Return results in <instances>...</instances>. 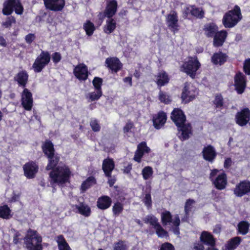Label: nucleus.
<instances>
[{
	"label": "nucleus",
	"instance_id": "4468645a",
	"mask_svg": "<svg viewBox=\"0 0 250 250\" xmlns=\"http://www.w3.org/2000/svg\"><path fill=\"white\" fill-rule=\"evenodd\" d=\"M105 66L112 73H117L123 68V64L117 57H108L105 61Z\"/></svg>",
	"mask_w": 250,
	"mask_h": 250
},
{
	"label": "nucleus",
	"instance_id": "58836bf2",
	"mask_svg": "<svg viewBox=\"0 0 250 250\" xmlns=\"http://www.w3.org/2000/svg\"><path fill=\"white\" fill-rule=\"evenodd\" d=\"M212 102L216 108L222 109L225 107L224 98L221 94H216Z\"/></svg>",
	"mask_w": 250,
	"mask_h": 250
},
{
	"label": "nucleus",
	"instance_id": "49530a36",
	"mask_svg": "<svg viewBox=\"0 0 250 250\" xmlns=\"http://www.w3.org/2000/svg\"><path fill=\"white\" fill-rule=\"evenodd\" d=\"M191 15L198 19H202L204 17V12L202 9L192 5Z\"/></svg>",
	"mask_w": 250,
	"mask_h": 250
},
{
	"label": "nucleus",
	"instance_id": "c9c22d12",
	"mask_svg": "<svg viewBox=\"0 0 250 250\" xmlns=\"http://www.w3.org/2000/svg\"><path fill=\"white\" fill-rule=\"evenodd\" d=\"M161 222L164 226H167L172 224V215L168 210H164L161 214Z\"/></svg>",
	"mask_w": 250,
	"mask_h": 250
},
{
	"label": "nucleus",
	"instance_id": "7c9ffc66",
	"mask_svg": "<svg viewBox=\"0 0 250 250\" xmlns=\"http://www.w3.org/2000/svg\"><path fill=\"white\" fill-rule=\"evenodd\" d=\"M169 78L165 71L159 72L156 76V83L158 87H162L168 83Z\"/></svg>",
	"mask_w": 250,
	"mask_h": 250
},
{
	"label": "nucleus",
	"instance_id": "ea45409f",
	"mask_svg": "<svg viewBox=\"0 0 250 250\" xmlns=\"http://www.w3.org/2000/svg\"><path fill=\"white\" fill-rule=\"evenodd\" d=\"M76 208L78 209L79 213L85 217H88L91 214V209L87 205L81 204L76 206Z\"/></svg>",
	"mask_w": 250,
	"mask_h": 250
},
{
	"label": "nucleus",
	"instance_id": "a878e982",
	"mask_svg": "<svg viewBox=\"0 0 250 250\" xmlns=\"http://www.w3.org/2000/svg\"><path fill=\"white\" fill-rule=\"evenodd\" d=\"M227 34L228 33L225 30L217 32L213 37V46L216 47L222 46L227 38Z\"/></svg>",
	"mask_w": 250,
	"mask_h": 250
},
{
	"label": "nucleus",
	"instance_id": "6e6552de",
	"mask_svg": "<svg viewBox=\"0 0 250 250\" xmlns=\"http://www.w3.org/2000/svg\"><path fill=\"white\" fill-rule=\"evenodd\" d=\"M50 59L49 53L47 51L42 50L32 65V68L34 72L36 73L41 72L49 63Z\"/></svg>",
	"mask_w": 250,
	"mask_h": 250
},
{
	"label": "nucleus",
	"instance_id": "4d7b16f0",
	"mask_svg": "<svg viewBox=\"0 0 250 250\" xmlns=\"http://www.w3.org/2000/svg\"><path fill=\"white\" fill-rule=\"evenodd\" d=\"M145 205L147 207L150 208L152 205V200L150 193H147L145 195L144 198L143 200Z\"/></svg>",
	"mask_w": 250,
	"mask_h": 250
},
{
	"label": "nucleus",
	"instance_id": "f257e3e1",
	"mask_svg": "<svg viewBox=\"0 0 250 250\" xmlns=\"http://www.w3.org/2000/svg\"><path fill=\"white\" fill-rule=\"evenodd\" d=\"M170 117L177 127L179 139L182 141L188 139L191 134V126L189 124H186V117L183 111L180 108H174Z\"/></svg>",
	"mask_w": 250,
	"mask_h": 250
},
{
	"label": "nucleus",
	"instance_id": "c85d7f7f",
	"mask_svg": "<svg viewBox=\"0 0 250 250\" xmlns=\"http://www.w3.org/2000/svg\"><path fill=\"white\" fill-rule=\"evenodd\" d=\"M228 58V56L223 52L219 51L213 54L211 57V61L213 64L215 65H223Z\"/></svg>",
	"mask_w": 250,
	"mask_h": 250
},
{
	"label": "nucleus",
	"instance_id": "680f3d73",
	"mask_svg": "<svg viewBox=\"0 0 250 250\" xmlns=\"http://www.w3.org/2000/svg\"><path fill=\"white\" fill-rule=\"evenodd\" d=\"M52 59L55 63H58L62 59V56L59 52H55L52 55Z\"/></svg>",
	"mask_w": 250,
	"mask_h": 250
},
{
	"label": "nucleus",
	"instance_id": "4be33fe9",
	"mask_svg": "<svg viewBox=\"0 0 250 250\" xmlns=\"http://www.w3.org/2000/svg\"><path fill=\"white\" fill-rule=\"evenodd\" d=\"M115 162L112 158H107L103 161L102 169L105 177H110L115 168Z\"/></svg>",
	"mask_w": 250,
	"mask_h": 250
},
{
	"label": "nucleus",
	"instance_id": "5fc2aeb1",
	"mask_svg": "<svg viewBox=\"0 0 250 250\" xmlns=\"http://www.w3.org/2000/svg\"><path fill=\"white\" fill-rule=\"evenodd\" d=\"M114 250H127V247L125 242L121 240L115 244Z\"/></svg>",
	"mask_w": 250,
	"mask_h": 250
},
{
	"label": "nucleus",
	"instance_id": "3c124183",
	"mask_svg": "<svg viewBox=\"0 0 250 250\" xmlns=\"http://www.w3.org/2000/svg\"><path fill=\"white\" fill-rule=\"evenodd\" d=\"M195 203V201L193 199H189L187 200L184 207L185 214H189Z\"/></svg>",
	"mask_w": 250,
	"mask_h": 250
},
{
	"label": "nucleus",
	"instance_id": "393cba45",
	"mask_svg": "<svg viewBox=\"0 0 250 250\" xmlns=\"http://www.w3.org/2000/svg\"><path fill=\"white\" fill-rule=\"evenodd\" d=\"M166 120V114L163 111L158 112L153 117V124L154 127L157 129L161 128L165 124Z\"/></svg>",
	"mask_w": 250,
	"mask_h": 250
},
{
	"label": "nucleus",
	"instance_id": "f8f14e48",
	"mask_svg": "<svg viewBox=\"0 0 250 250\" xmlns=\"http://www.w3.org/2000/svg\"><path fill=\"white\" fill-rule=\"evenodd\" d=\"M246 84V76L242 72H237L234 77V86L238 94H241L244 92Z\"/></svg>",
	"mask_w": 250,
	"mask_h": 250
},
{
	"label": "nucleus",
	"instance_id": "72a5a7b5",
	"mask_svg": "<svg viewBox=\"0 0 250 250\" xmlns=\"http://www.w3.org/2000/svg\"><path fill=\"white\" fill-rule=\"evenodd\" d=\"M55 240L57 243L59 250H71L68 244L67 243L62 235L57 236Z\"/></svg>",
	"mask_w": 250,
	"mask_h": 250
},
{
	"label": "nucleus",
	"instance_id": "dca6fc26",
	"mask_svg": "<svg viewBox=\"0 0 250 250\" xmlns=\"http://www.w3.org/2000/svg\"><path fill=\"white\" fill-rule=\"evenodd\" d=\"M166 23L168 28L173 33L179 30L178 17L175 11H171L166 17Z\"/></svg>",
	"mask_w": 250,
	"mask_h": 250
},
{
	"label": "nucleus",
	"instance_id": "2f4dec72",
	"mask_svg": "<svg viewBox=\"0 0 250 250\" xmlns=\"http://www.w3.org/2000/svg\"><path fill=\"white\" fill-rule=\"evenodd\" d=\"M242 241L240 237L236 236L229 240L225 245L226 250H234Z\"/></svg>",
	"mask_w": 250,
	"mask_h": 250
},
{
	"label": "nucleus",
	"instance_id": "bb28decb",
	"mask_svg": "<svg viewBox=\"0 0 250 250\" xmlns=\"http://www.w3.org/2000/svg\"><path fill=\"white\" fill-rule=\"evenodd\" d=\"M203 158L206 161L212 162L216 157V153L213 146L208 145L204 147L202 151Z\"/></svg>",
	"mask_w": 250,
	"mask_h": 250
},
{
	"label": "nucleus",
	"instance_id": "f704fd0d",
	"mask_svg": "<svg viewBox=\"0 0 250 250\" xmlns=\"http://www.w3.org/2000/svg\"><path fill=\"white\" fill-rule=\"evenodd\" d=\"M106 21V24L104 27V31L107 34L112 33L116 27V21L112 18H108Z\"/></svg>",
	"mask_w": 250,
	"mask_h": 250
},
{
	"label": "nucleus",
	"instance_id": "c756f323",
	"mask_svg": "<svg viewBox=\"0 0 250 250\" xmlns=\"http://www.w3.org/2000/svg\"><path fill=\"white\" fill-rule=\"evenodd\" d=\"M200 240L206 245L214 246L215 245V240L213 235L208 231H204L202 232L200 236Z\"/></svg>",
	"mask_w": 250,
	"mask_h": 250
},
{
	"label": "nucleus",
	"instance_id": "8fccbe9b",
	"mask_svg": "<svg viewBox=\"0 0 250 250\" xmlns=\"http://www.w3.org/2000/svg\"><path fill=\"white\" fill-rule=\"evenodd\" d=\"M103 79L100 77H96L94 78L92 83L95 90L102 91L101 86L103 83Z\"/></svg>",
	"mask_w": 250,
	"mask_h": 250
},
{
	"label": "nucleus",
	"instance_id": "1a4fd4ad",
	"mask_svg": "<svg viewBox=\"0 0 250 250\" xmlns=\"http://www.w3.org/2000/svg\"><path fill=\"white\" fill-rule=\"evenodd\" d=\"M218 172L219 170L217 169L211 170L209 174V178L216 189L223 190L226 187L227 184V177L226 174L223 172L214 178V177L217 175Z\"/></svg>",
	"mask_w": 250,
	"mask_h": 250
},
{
	"label": "nucleus",
	"instance_id": "37998d69",
	"mask_svg": "<svg viewBox=\"0 0 250 250\" xmlns=\"http://www.w3.org/2000/svg\"><path fill=\"white\" fill-rule=\"evenodd\" d=\"M83 27L86 34L89 36H91L95 30L94 24L89 20L86 21L83 24Z\"/></svg>",
	"mask_w": 250,
	"mask_h": 250
},
{
	"label": "nucleus",
	"instance_id": "9b49d317",
	"mask_svg": "<svg viewBox=\"0 0 250 250\" xmlns=\"http://www.w3.org/2000/svg\"><path fill=\"white\" fill-rule=\"evenodd\" d=\"M197 94V89L192 85L186 83L182 90L181 99L185 103H188L194 99Z\"/></svg>",
	"mask_w": 250,
	"mask_h": 250
},
{
	"label": "nucleus",
	"instance_id": "412c9836",
	"mask_svg": "<svg viewBox=\"0 0 250 250\" xmlns=\"http://www.w3.org/2000/svg\"><path fill=\"white\" fill-rule=\"evenodd\" d=\"M150 149L146 145V142H142L138 144L137 149L135 152L134 160L138 163H140L141 158L145 153H148Z\"/></svg>",
	"mask_w": 250,
	"mask_h": 250
},
{
	"label": "nucleus",
	"instance_id": "4c0bfd02",
	"mask_svg": "<svg viewBox=\"0 0 250 250\" xmlns=\"http://www.w3.org/2000/svg\"><path fill=\"white\" fill-rule=\"evenodd\" d=\"M250 225L245 221L240 222L237 225V230L239 233L242 235H246L249 230Z\"/></svg>",
	"mask_w": 250,
	"mask_h": 250
},
{
	"label": "nucleus",
	"instance_id": "b1692460",
	"mask_svg": "<svg viewBox=\"0 0 250 250\" xmlns=\"http://www.w3.org/2000/svg\"><path fill=\"white\" fill-rule=\"evenodd\" d=\"M112 202V199L110 197L102 195L97 199L96 206L99 209L104 210L110 207Z\"/></svg>",
	"mask_w": 250,
	"mask_h": 250
},
{
	"label": "nucleus",
	"instance_id": "a19ab883",
	"mask_svg": "<svg viewBox=\"0 0 250 250\" xmlns=\"http://www.w3.org/2000/svg\"><path fill=\"white\" fill-rule=\"evenodd\" d=\"M96 183V179L93 176H90L83 182L81 185V189L83 191H85L89 188L92 185Z\"/></svg>",
	"mask_w": 250,
	"mask_h": 250
},
{
	"label": "nucleus",
	"instance_id": "c03bdc74",
	"mask_svg": "<svg viewBox=\"0 0 250 250\" xmlns=\"http://www.w3.org/2000/svg\"><path fill=\"white\" fill-rule=\"evenodd\" d=\"M153 170L150 166L145 167L142 171L143 179L145 180L151 178L153 177Z\"/></svg>",
	"mask_w": 250,
	"mask_h": 250
},
{
	"label": "nucleus",
	"instance_id": "aec40b11",
	"mask_svg": "<svg viewBox=\"0 0 250 250\" xmlns=\"http://www.w3.org/2000/svg\"><path fill=\"white\" fill-rule=\"evenodd\" d=\"M25 176L28 179L35 177L38 171V166L34 162L31 161L26 163L23 167Z\"/></svg>",
	"mask_w": 250,
	"mask_h": 250
},
{
	"label": "nucleus",
	"instance_id": "9d476101",
	"mask_svg": "<svg viewBox=\"0 0 250 250\" xmlns=\"http://www.w3.org/2000/svg\"><path fill=\"white\" fill-rule=\"evenodd\" d=\"M143 221L146 224H149L153 228L158 237H164L168 236V232L163 228L158 219L155 216L148 215L143 219Z\"/></svg>",
	"mask_w": 250,
	"mask_h": 250
},
{
	"label": "nucleus",
	"instance_id": "052dcab7",
	"mask_svg": "<svg viewBox=\"0 0 250 250\" xmlns=\"http://www.w3.org/2000/svg\"><path fill=\"white\" fill-rule=\"evenodd\" d=\"M36 39L35 34L29 33L25 36V41L28 44H31Z\"/></svg>",
	"mask_w": 250,
	"mask_h": 250
},
{
	"label": "nucleus",
	"instance_id": "a18cd8bd",
	"mask_svg": "<svg viewBox=\"0 0 250 250\" xmlns=\"http://www.w3.org/2000/svg\"><path fill=\"white\" fill-rule=\"evenodd\" d=\"M180 224V220L178 214L174 215V217L172 222V230L174 234L179 235L180 234L179 226Z\"/></svg>",
	"mask_w": 250,
	"mask_h": 250
},
{
	"label": "nucleus",
	"instance_id": "f03ea898",
	"mask_svg": "<svg viewBox=\"0 0 250 250\" xmlns=\"http://www.w3.org/2000/svg\"><path fill=\"white\" fill-rule=\"evenodd\" d=\"M72 172L65 164L60 163L49 173V181L52 187L57 185L62 186L69 181Z\"/></svg>",
	"mask_w": 250,
	"mask_h": 250
},
{
	"label": "nucleus",
	"instance_id": "864d4df0",
	"mask_svg": "<svg viewBox=\"0 0 250 250\" xmlns=\"http://www.w3.org/2000/svg\"><path fill=\"white\" fill-rule=\"evenodd\" d=\"M90 125L94 132H99L101 129V126L97 119H92L90 122Z\"/></svg>",
	"mask_w": 250,
	"mask_h": 250
},
{
	"label": "nucleus",
	"instance_id": "0eeeda50",
	"mask_svg": "<svg viewBox=\"0 0 250 250\" xmlns=\"http://www.w3.org/2000/svg\"><path fill=\"white\" fill-rule=\"evenodd\" d=\"M201 66L197 57H189L188 61L185 62L181 67V70L194 78L196 72Z\"/></svg>",
	"mask_w": 250,
	"mask_h": 250
},
{
	"label": "nucleus",
	"instance_id": "e433bc0d",
	"mask_svg": "<svg viewBox=\"0 0 250 250\" xmlns=\"http://www.w3.org/2000/svg\"><path fill=\"white\" fill-rule=\"evenodd\" d=\"M12 217L11 210L7 205L0 206V218L8 220Z\"/></svg>",
	"mask_w": 250,
	"mask_h": 250
},
{
	"label": "nucleus",
	"instance_id": "2eb2a0df",
	"mask_svg": "<svg viewBox=\"0 0 250 250\" xmlns=\"http://www.w3.org/2000/svg\"><path fill=\"white\" fill-rule=\"evenodd\" d=\"M46 9L54 11H62L65 4V0H43Z\"/></svg>",
	"mask_w": 250,
	"mask_h": 250
},
{
	"label": "nucleus",
	"instance_id": "f3484780",
	"mask_svg": "<svg viewBox=\"0 0 250 250\" xmlns=\"http://www.w3.org/2000/svg\"><path fill=\"white\" fill-rule=\"evenodd\" d=\"M234 194L237 197L250 194V182L243 181L236 185L233 190Z\"/></svg>",
	"mask_w": 250,
	"mask_h": 250
},
{
	"label": "nucleus",
	"instance_id": "de8ad7c7",
	"mask_svg": "<svg viewBox=\"0 0 250 250\" xmlns=\"http://www.w3.org/2000/svg\"><path fill=\"white\" fill-rule=\"evenodd\" d=\"M159 99L161 102L166 104H168L171 101L169 96L161 90H160L159 93Z\"/></svg>",
	"mask_w": 250,
	"mask_h": 250
},
{
	"label": "nucleus",
	"instance_id": "13d9d810",
	"mask_svg": "<svg viewBox=\"0 0 250 250\" xmlns=\"http://www.w3.org/2000/svg\"><path fill=\"white\" fill-rule=\"evenodd\" d=\"M159 250H175V248L171 243L165 242L161 245Z\"/></svg>",
	"mask_w": 250,
	"mask_h": 250
},
{
	"label": "nucleus",
	"instance_id": "0e129e2a",
	"mask_svg": "<svg viewBox=\"0 0 250 250\" xmlns=\"http://www.w3.org/2000/svg\"><path fill=\"white\" fill-rule=\"evenodd\" d=\"M108 178V181L107 183L109 185V186L111 187H112L114 184L115 183L116 181V177L115 176H112L111 174H110V177H107Z\"/></svg>",
	"mask_w": 250,
	"mask_h": 250
},
{
	"label": "nucleus",
	"instance_id": "5701e85b",
	"mask_svg": "<svg viewBox=\"0 0 250 250\" xmlns=\"http://www.w3.org/2000/svg\"><path fill=\"white\" fill-rule=\"evenodd\" d=\"M118 3L116 0H112L107 3L104 12V17L112 18L117 11Z\"/></svg>",
	"mask_w": 250,
	"mask_h": 250
},
{
	"label": "nucleus",
	"instance_id": "39448f33",
	"mask_svg": "<svg viewBox=\"0 0 250 250\" xmlns=\"http://www.w3.org/2000/svg\"><path fill=\"white\" fill-rule=\"evenodd\" d=\"M242 16L240 7L236 5L232 10L225 14L222 22L226 28H232L235 26L242 19Z\"/></svg>",
	"mask_w": 250,
	"mask_h": 250
},
{
	"label": "nucleus",
	"instance_id": "338daca9",
	"mask_svg": "<svg viewBox=\"0 0 250 250\" xmlns=\"http://www.w3.org/2000/svg\"><path fill=\"white\" fill-rule=\"evenodd\" d=\"M232 164V161L231 158H227L225 159L224 164V167L226 168H229Z\"/></svg>",
	"mask_w": 250,
	"mask_h": 250
},
{
	"label": "nucleus",
	"instance_id": "bf43d9fd",
	"mask_svg": "<svg viewBox=\"0 0 250 250\" xmlns=\"http://www.w3.org/2000/svg\"><path fill=\"white\" fill-rule=\"evenodd\" d=\"M192 5H188L185 7L182 11L183 17L187 19L189 14L191 15Z\"/></svg>",
	"mask_w": 250,
	"mask_h": 250
},
{
	"label": "nucleus",
	"instance_id": "6e6d98bb",
	"mask_svg": "<svg viewBox=\"0 0 250 250\" xmlns=\"http://www.w3.org/2000/svg\"><path fill=\"white\" fill-rule=\"evenodd\" d=\"M243 70L246 74L250 75V58L247 59L244 61Z\"/></svg>",
	"mask_w": 250,
	"mask_h": 250
},
{
	"label": "nucleus",
	"instance_id": "e2e57ef3",
	"mask_svg": "<svg viewBox=\"0 0 250 250\" xmlns=\"http://www.w3.org/2000/svg\"><path fill=\"white\" fill-rule=\"evenodd\" d=\"M134 127L133 123L130 121H128L123 128V131L125 133H127Z\"/></svg>",
	"mask_w": 250,
	"mask_h": 250
},
{
	"label": "nucleus",
	"instance_id": "69168bd1",
	"mask_svg": "<svg viewBox=\"0 0 250 250\" xmlns=\"http://www.w3.org/2000/svg\"><path fill=\"white\" fill-rule=\"evenodd\" d=\"M21 236V233L18 232L16 231L14 235L13 238V243L15 244H18L20 242V236Z\"/></svg>",
	"mask_w": 250,
	"mask_h": 250
},
{
	"label": "nucleus",
	"instance_id": "423d86ee",
	"mask_svg": "<svg viewBox=\"0 0 250 250\" xmlns=\"http://www.w3.org/2000/svg\"><path fill=\"white\" fill-rule=\"evenodd\" d=\"M18 15H21L23 7L20 0H6L3 3L2 13L4 15L9 16L13 11Z\"/></svg>",
	"mask_w": 250,
	"mask_h": 250
},
{
	"label": "nucleus",
	"instance_id": "603ef678",
	"mask_svg": "<svg viewBox=\"0 0 250 250\" xmlns=\"http://www.w3.org/2000/svg\"><path fill=\"white\" fill-rule=\"evenodd\" d=\"M102 95V91L96 90V91L89 93L87 98L89 99L91 101L98 100Z\"/></svg>",
	"mask_w": 250,
	"mask_h": 250
},
{
	"label": "nucleus",
	"instance_id": "473e14b6",
	"mask_svg": "<svg viewBox=\"0 0 250 250\" xmlns=\"http://www.w3.org/2000/svg\"><path fill=\"white\" fill-rule=\"evenodd\" d=\"M204 30L208 37H212L217 32L218 27L213 23H209L205 25Z\"/></svg>",
	"mask_w": 250,
	"mask_h": 250
},
{
	"label": "nucleus",
	"instance_id": "774afa93",
	"mask_svg": "<svg viewBox=\"0 0 250 250\" xmlns=\"http://www.w3.org/2000/svg\"><path fill=\"white\" fill-rule=\"evenodd\" d=\"M132 169V164H129L126 167H125L123 169V172L125 174H129Z\"/></svg>",
	"mask_w": 250,
	"mask_h": 250
},
{
	"label": "nucleus",
	"instance_id": "cd10ccee",
	"mask_svg": "<svg viewBox=\"0 0 250 250\" xmlns=\"http://www.w3.org/2000/svg\"><path fill=\"white\" fill-rule=\"evenodd\" d=\"M28 74L26 71L21 70L14 77V80L17 82L19 86L25 87L28 80Z\"/></svg>",
	"mask_w": 250,
	"mask_h": 250
},
{
	"label": "nucleus",
	"instance_id": "7ed1b4c3",
	"mask_svg": "<svg viewBox=\"0 0 250 250\" xmlns=\"http://www.w3.org/2000/svg\"><path fill=\"white\" fill-rule=\"evenodd\" d=\"M42 150L44 155L48 159V164L46 170H52L59 165L60 155L55 152L54 145L51 141L46 140L42 144Z\"/></svg>",
	"mask_w": 250,
	"mask_h": 250
},
{
	"label": "nucleus",
	"instance_id": "20e7f679",
	"mask_svg": "<svg viewBox=\"0 0 250 250\" xmlns=\"http://www.w3.org/2000/svg\"><path fill=\"white\" fill-rule=\"evenodd\" d=\"M24 240L28 250H42V237L37 231L29 229Z\"/></svg>",
	"mask_w": 250,
	"mask_h": 250
},
{
	"label": "nucleus",
	"instance_id": "a211bd4d",
	"mask_svg": "<svg viewBox=\"0 0 250 250\" xmlns=\"http://www.w3.org/2000/svg\"><path fill=\"white\" fill-rule=\"evenodd\" d=\"M33 100L31 92L27 88H24L21 95V105L27 111L31 110Z\"/></svg>",
	"mask_w": 250,
	"mask_h": 250
},
{
	"label": "nucleus",
	"instance_id": "09e8293b",
	"mask_svg": "<svg viewBox=\"0 0 250 250\" xmlns=\"http://www.w3.org/2000/svg\"><path fill=\"white\" fill-rule=\"evenodd\" d=\"M16 20L15 18L13 16H10L7 17L5 21L2 22L1 24L2 26L5 28H10L11 27L12 24L15 23Z\"/></svg>",
	"mask_w": 250,
	"mask_h": 250
},
{
	"label": "nucleus",
	"instance_id": "79ce46f5",
	"mask_svg": "<svg viewBox=\"0 0 250 250\" xmlns=\"http://www.w3.org/2000/svg\"><path fill=\"white\" fill-rule=\"evenodd\" d=\"M124 210V205L120 202H117L114 203L112 207V212L114 217H118L122 213Z\"/></svg>",
	"mask_w": 250,
	"mask_h": 250
},
{
	"label": "nucleus",
	"instance_id": "6ab92c4d",
	"mask_svg": "<svg viewBox=\"0 0 250 250\" xmlns=\"http://www.w3.org/2000/svg\"><path fill=\"white\" fill-rule=\"evenodd\" d=\"M75 77L80 81H85L88 76L87 67L83 63L77 65L74 69Z\"/></svg>",
	"mask_w": 250,
	"mask_h": 250
},
{
	"label": "nucleus",
	"instance_id": "ddd939ff",
	"mask_svg": "<svg viewBox=\"0 0 250 250\" xmlns=\"http://www.w3.org/2000/svg\"><path fill=\"white\" fill-rule=\"evenodd\" d=\"M250 120V110L248 107L243 108L235 114V123L240 126H244L247 125Z\"/></svg>",
	"mask_w": 250,
	"mask_h": 250
}]
</instances>
